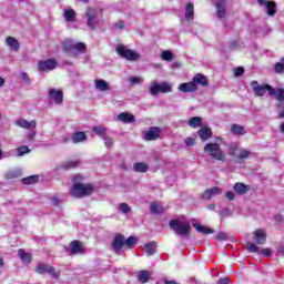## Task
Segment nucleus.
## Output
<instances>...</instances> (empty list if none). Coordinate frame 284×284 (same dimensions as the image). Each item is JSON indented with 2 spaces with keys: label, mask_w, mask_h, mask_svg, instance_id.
<instances>
[{
  "label": "nucleus",
  "mask_w": 284,
  "mask_h": 284,
  "mask_svg": "<svg viewBox=\"0 0 284 284\" xmlns=\"http://www.w3.org/2000/svg\"><path fill=\"white\" fill-rule=\"evenodd\" d=\"M79 181H83V176L78 174L73 178V186L70 189L71 196H74V199L90 196L94 192V185Z\"/></svg>",
  "instance_id": "1"
},
{
  "label": "nucleus",
  "mask_w": 284,
  "mask_h": 284,
  "mask_svg": "<svg viewBox=\"0 0 284 284\" xmlns=\"http://www.w3.org/2000/svg\"><path fill=\"white\" fill-rule=\"evenodd\" d=\"M204 153L207 154L211 159H214L215 161H221L224 163V161H227V155L225 154V151L221 148V144L216 142H210L204 145Z\"/></svg>",
  "instance_id": "2"
},
{
  "label": "nucleus",
  "mask_w": 284,
  "mask_h": 284,
  "mask_svg": "<svg viewBox=\"0 0 284 284\" xmlns=\"http://www.w3.org/2000/svg\"><path fill=\"white\" fill-rule=\"evenodd\" d=\"M169 225L178 236H187V234H190V230H192L190 222L185 220V217L171 220Z\"/></svg>",
  "instance_id": "3"
},
{
  "label": "nucleus",
  "mask_w": 284,
  "mask_h": 284,
  "mask_svg": "<svg viewBox=\"0 0 284 284\" xmlns=\"http://www.w3.org/2000/svg\"><path fill=\"white\" fill-rule=\"evenodd\" d=\"M63 50L69 57H78L79 54H85L88 47L83 42H74L72 40H65L63 43Z\"/></svg>",
  "instance_id": "4"
},
{
  "label": "nucleus",
  "mask_w": 284,
  "mask_h": 284,
  "mask_svg": "<svg viewBox=\"0 0 284 284\" xmlns=\"http://www.w3.org/2000/svg\"><path fill=\"white\" fill-rule=\"evenodd\" d=\"M229 154L230 156H234L236 163H239V161H245L246 159H250L252 156V151L241 148L239 142H233L229 146Z\"/></svg>",
  "instance_id": "5"
},
{
  "label": "nucleus",
  "mask_w": 284,
  "mask_h": 284,
  "mask_svg": "<svg viewBox=\"0 0 284 284\" xmlns=\"http://www.w3.org/2000/svg\"><path fill=\"white\" fill-rule=\"evenodd\" d=\"M149 92L151 97H158L159 93L161 92L162 94H168L172 92V83L170 82H156V81H151L150 87H149Z\"/></svg>",
  "instance_id": "6"
},
{
  "label": "nucleus",
  "mask_w": 284,
  "mask_h": 284,
  "mask_svg": "<svg viewBox=\"0 0 284 284\" xmlns=\"http://www.w3.org/2000/svg\"><path fill=\"white\" fill-rule=\"evenodd\" d=\"M115 50L116 53L120 54L122 59H126V61H139V59H141V54L139 52L132 51L123 44H119Z\"/></svg>",
  "instance_id": "7"
},
{
  "label": "nucleus",
  "mask_w": 284,
  "mask_h": 284,
  "mask_svg": "<svg viewBox=\"0 0 284 284\" xmlns=\"http://www.w3.org/2000/svg\"><path fill=\"white\" fill-rule=\"evenodd\" d=\"M251 87L256 97H265V92H268L270 97L271 94H274V88L270 84L261 85L257 81H252Z\"/></svg>",
  "instance_id": "8"
},
{
  "label": "nucleus",
  "mask_w": 284,
  "mask_h": 284,
  "mask_svg": "<svg viewBox=\"0 0 284 284\" xmlns=\"http://www.w3.org/2000/svg\"><path fill=\"white\" fill-rule=\"evenodd\" d=\"M37 274H50L52 278H59V272L54 271V267H52L50 264L44 263H38L36 267Z\"/></svg>",
  "instance_id": "9"
},
{
  "label": "nucleus",
  "mask_w": 284,
  "mask_h": 284,
  "mask_svg": "<svg viewBox=\"0 0 284 284\" xmlns=\"http://www.w3.org/2000/svg\"><path fill=\"white\" fill-rule=\"evenodd\" d=\"M58 65L57 60L54 59H47V60H41L38 62V70L40 72H52Z\"/></svg>",
  "instance_id": "10"
},
{
  "label": "nucleus",
  "mask_w": 284,
  "mask_h": 284,
  "mask_svg": "<svg viewBox=\"0 0 284 284\" xmlns=\"http://www.w3.org/2000/svg\"><path fill=\"white\" fill-rule=\"evenodd\" d=\"M214 6L217 19H225L227 17V0H214Z\"/></svg>",
  "instance_id": "11"
},
{
  "label": "nucleus",
  "mask_w": 284,
  "mask_h": 284,
  "mask_svg": "<svg viewBox=\"0 0 284 284\" xmlns=\"http://www.w3.org/2000/svg\"><path fill=\"white\" fill-rule=\"evenodd\" d=\"M99 14V11L97 9L88 8L85 12L87 21H88V27L89 28H97V23H99V20L97 19Z\"/></svg>",
  "instance_id": "12"
},
{
  "label": "nucleus",
  "mask_w": 284,
  "mask_h": 284,
  "mask_svg": "<svg viewBox=\"0 0 284 284\" xmlns=\"http://www.w3.org/2000/svg\"><path fill=\"white\" fill-rule=\"evenodd\" d=\"M257 2L266 11L268 17L276 14V2L270 0H257Z\"/></svg>",
  "instance_id": "13"
},
{
  "label": "nucleus",
  "mask_w": 284,
  "mask_h": 284,
  "mask_svg": "<svg viewBox=\"0 0 284 284\" xmlns=\"http://www.w3.org/2000/svg\"><path fill=\"white\" fill-rule=\"evenodd\" d=\"M143 136L145 141H156L161 136V128L151 126Z\"/></svg>",
  "instance_id": "14"
},
{
  "label": "nucleus",
  "mask_w": 284,
  "mask_h": 284,
  "mask_svg": "<svg viewBox=\"0 0 284 284\" xmlns=\"http://www.w3.org/2000/svg\"><path fill=\"white\" fill-rule=\"evenodd\" d=\"M49 99L50 101H53V103L61 105V103H63V91L57 90V89H50Z\"/></svg>",
  "instance_id": "15"
},
{
  "label": "nucleus",
  "mask_w": 284,
  "mask_h": 284,
  "mask_svg": "<svg viewBox=\"0 0 284 284\" xmlns=\"http://www.w3.org/2000/svg\"><path fill=\"white\" fill-rule=\"evenodd\" d=\"M253 239L257 245H265L267 243V233L263 229H257L254 231Z\"/></svg>",
  "instance_id": "16"
},
{
  "label": "nucleus",
  "mask_w": 284,
  "mask_h": 284,
  "mask_svg": "<svg viewBox=\"0 0 284 284\" xmlns=\"http://www.w3.org/2000/svg\"><path fill=\"white\" fill-rule=\"evenodd\" d=\"M94 88L98 90V92H110V90H112L110 83L103 79H95Z\"/></svg>",
  "instance_id": "17"
},
{
  "label": "nucleus",
  "mask_w": 284,
  "mask_h": 284,
  "mask_svg": "<svg viewBox=\"0 0 284 284\" xmlns=\"http://www.w3.org/2000/svg\"><path fill=\"white\" fill-rule=\"evenodd\" d=\"M16 125H18V128H22L23 130H34L37 128V121L36 120L28 121L26 119H19L16 121Z\"/></svg>",
  "instance_id": "18"
},
{
  "label": "nucleus",
  "mask_w": 284,
  "mask_h": 284,
  "mask_svg": "<svg viewBox=\"0 0 284 284\" xmlns=\"http://www.w3.org/2000/svg\"><path fill=\"white\" fill-rule=\"evenodd\" d=\"M6 45L9 48V50H11V52H19L21 48L19 40H17L14 37H7Z\"/></svg>",
  "instance_id": "19"
},
{
  "label": "nucleus",
  "mask_w": 284,
  "mask_h": 284,
  "mask_svg": "<svg viewBox=\"0 0 284 284\" xmlns=\"http://www.w3.org/2000/svg\"><path fill=\"white\" fill-rule=\"evenodd\" d=\"M21 174H23V172L21 171V168L9 169L4 173V179H7V181H14V179H19Z\"/></svg>",
  "instance_id": "20"
},
{
  "label": "nucleus",
  "mask_w": 284,
  "mask_h": 284,
  "mask_svg": "<svg viewBox=\"0 0 284 284\" xmlns=\"http://www.w3.org/2000/svg\"><path fill=\"white\" fill-rule=\"evenodd\" d=\"M112 245L114 252H121V250H123V245H125V236L122 234H116Z\"/></svg>",
  "instance_id": "21"
},
{
  "label": "nucleus",
  "mask_w": 284,
  "mask_h": 284,
  "mask_svg": "<svg viewBox=\"0 0 284 284\" xmlns=\"http://www.w3.org/2000/svg\"><path fill=\"white\" fill-rule=\"evenodd\" d=\"M230 132L233 136H244V134H247L245 126L241 124H231Z\"/></svg>",
  "instance_id": "22"
},
{
  "label": "nucleus",
  "mask_w": 284,
  "mask_h": 284,
  "mask_svg": "<svg viewBox=\"0 0 284 284\" xmlns=\"http://www.w3.org/2000/svg\"><path fill=\"white\" fill-rule=\"evenodd\" d=\"M223 190H221V187L217 186H213L209 190H206L203 193V199H205L206 201H210V199H212V196H219V194H222Z\"/></svg>",
  "instance_id": "23"
},
{
  "label": "nucleus",
  "mask_w": 284,
  "mask_h": 284,
  "mask_svg": "<svg viewBox=\"0 0 284 284\" xmlns=\"http://www.w3.org/2000/svg\"><path fill=\"white\" fill-rule=\"evenodd\" d=\"M83 244L79 241H73L70 243V254L77 255V254H83Z\"/></svg>",
  "instance_id": "24"
},
{
  "label": "nucleus",
  "mask_w": 284,
  "mask_h": 284,
  "mask_svg": "<svg viewBox=\"0 0 284 284\" xmlns=\"http://www.w3.org/2000/svg\"><path fill=\"white\" fill-rule=\"evenodd\" d=\"M63 17L68 23H74V21H77V12L74 11V9H64Z\"/></svg>",
  "instance_id": "25"
},
{
  "label": "nucleus",
  "mask_w": 284,
  "mask_h": 284,
  "mask_svg": "<svg viewBox=\"0 0 284 284\" xmlns=\"http://www.w3.org/2000/svg\"><path fill=\"white\" fill-rule=\"evenodd\" d=\"M118 121H121L122 123H134L136 118H134L132 113L122 112L118 115Z\"/></svg>",
  "instance_id": "26"
},
{
  "label": "nucleus",
  "mask_w": 284,
  "mask_h": 284,
  "mask_svg": "<svg viewBox=\"0 0 284 284\" xmlns=\"http://www.w3.org/2000/svg\"><path fill=\"white\" fill-rule=\"evenodd\" d=\"M197 134L202 141H207L209 139H212V129L207 126H202L197 131Z\"/></svg>",
  "instance_id": "27"
},
{
  "label": "nucleus",
  "mask_w": 284,
  "mask_h": 284,
  "mask_svg": "<svg viewBox=\"0 0 284 284\" xmlns=\"http://www.w3.org/2000/svg\"><path fill=\"white\" fill-rule=\"evenodd\" d=\"M178 90H180V92H196V84H194V82L181 83Z\"/></svg>",
  "instance_id": "28"
},
{
  "label": "nucleus",
  "mask_w": 284,
  "mask_h": 284,
  "mask_svg": "<svg viewBox=\"0 0 284 284\" xmlns=\"http://www.w3.org/2000/svg\"><path fill=\"white\" fill-rule=\"evenodd\" d=\"M88 140V135L83 131H78L73 133L71 141L72 143H83V141Z\"/></svg>",
  "instance_id": "29"
},
{
  "label": "nucleus",
  "mask_w": 284,
  "mask_h": 284,
  "mask_svg": "<svg viewBox=\"0 0 284 284\" xmlns=\"http://www.w3.org/2000/svg\"><path fill=\"white\" fill-rule=\"evenodd\" d=\"M143 250L148 256H154V254H156V242H149L144 244Z\"/></svg>",
  "instance_id": "30"
},
{
  "label": "nucleus",
  "mask_w": 284,
  "mask_h": 284,
  "mask_svg": "<svg viewBox=\"0 0 284 284\" xmlns=\"http://www.w3.org/2000/svg\"><path fill=\"white\" fill-rule=\"evenodd\" d=\"M18 256L22 261V263H24L27 265L32 262V254L28 253V252H26L23 250H19L18 251Z\"/></svg>",
  "instance_id": "31"
},
{
  "label": "nucleus",
  "mask_w": 284,
  "mask_h": 284,
  "mask_svg": "<svg viewBox=\"0 0 284 284\" xmlns=\"http://www.w3.org/2000/svg\"><path fill=\"white\" fill-rule=\"evenodd\" d=\"M192 82L194 83V85H207V78H205V75L197 73L193 77Z\"/></svg>",
  "instance_id": "32"
},
{
  "label": "nucleus",
  "mask_w": 284,
  "mask_h": 284,
  "mask_svg": "<svg viewBox=\"0 0 284 284\" xmlns=\"http://www.w3.org/2000/svg\"><path fill=\"white\" fill-rule=\"evenodd\" d=\"M233 190L236 192V194H247L250 192V187L241 182H237L234 184Z\"/></svg>",
  "instance_id": "33"
},
{
  "label": "nucleus",
  "mask_w": 284,
  "mask_h": 284,
  "mask_svg": "<svg viewBox=\"0 0 284 284\" xmlns=\"http://www.w3.org/2000/svg\"><path fill=\"white\" fill-rule=\"evenodd\" d=\"M150 211L152 214H163L165 212V207L156 202H153L150 204Z\"/></svg>",
  "instance_id": "34"
},
{
  "label": "nucleus",
  "mask_w": 284,
  "mask_h": 284,
  "mask_svg": "<svg viewBox=\"0 0 284 284\" xmlns=\"http://www.w3.org/2000/svg\"><path fill=\"white\" fill-rule=\"evenodd\" d=\"M185 19L189 22L194 20V4H192V3L186 4Z\"/></svg>",
  "instance_id": "35"
},
{
  "label": "nucleus",
  "mask_w": 284,
  "mask_h": 284,
  "mask_svg": "<svg viewBox=\"0 0 284 284\" xmlns=\"http://www.w3.org/2000/svg\"><path fill=\"white\" fill-rule=\"evenodd\" d=\"M193 227L196 230V232H200V234H214V230L207 226H202L197 223H194Z\"/></svg>",
  "instance_id": "36"
},
{
  "label": "nucleus",
  "mask_w": 284,
  "mask_h": 284,
  "mask_svg": "<svg viewBox=\"0 0 284 284\" xmlns=\"http://www.w3.org/2000/svg\"><path fill=\"white\" fill-rule=\"evenodd\" d=\"M271 97H275L280 103H284V89H273V94H271Z\"/></svg>",
  "instance_id": "37"
},
{
  "label": "nucleus",
  "mask_w": 284,
  "mask_h": 284,
  "mask_svg": "<svg viewBox=\"0 0 284 284\" xmlns=\"http://www.w3.org/2000/svg\"><path fill=\"white\" fill-rule=\"evenodd\" d=\"M138 281H140V283H148L150 281V272L149 271H140L138 273Z\"/></svg>",
  "instance_id": "38"
},
{
  "label": "nucleus",
  "mask_w": 284,
  "mask_h": 284,
  "mask_svg": "<svg viewBox=\"0 0 284 284\" xmlns=\"http://www.w3.org/2000/svg\"><path fill=\"white\" fill-rule=\"evenodd\" d=\"M39 182V175H31L22 179L23 185H34V183Z\"/></svg>",
  "instance_id": "39"
},
{
  "label": "nucleus",
  "mask_w": 284,
  "mask_h": 284,
  "mask_svg": "<svg viewBox=\"0 0 284 284\" xmlns=\"http://www.w3.org/2000/svg\"><path fill=\"white\" fill-rule=\"evenodd\" d=\"M93 132L94 134H97L98 136H105L106 132H108V128L103 126V125H98V126H93Z\"/></svg>",
  "instance_id": "40"
},
{
  "label": "nucleus",
  "mask_w": 284,
  "mask_h": 284,
  "mask_svg": "<svg viewBox=\"0 0 284 284\" xmlns=\"http://www.w3.org/2000/svg\"><path fill=\"white\" fill-rule=\"evenodd\" d=\"M148 164H145V162H139V163H135L133 165V170L134 172H140V173H145V171L148 170Z\"/></svg>",
  "instance_id": "41"
},
{
  "label": "nucleus",
  "mask_w": 284,
  "mask_h": 284,
  "mask_svg": "<svg viewBox=\"0 0 284 284\" xmlns=\"http://www.w3.org/2000/svg\"><path fill=\"white\" fill-rule=\"evenodd\" d=\"M203 120L200 116H194L189 121L190 128H201Z\"/></svg>",
  "instance_id": "42"
},
{
  "label": "nucleus",
  "mask_w": 284,
  "mask_h": 284,
  "mask_svg": "<svg viewBox=\"0 0 284 284\" xmlns=\"http://www.w3.org/2000/svg\"><path fill=\"white\" fill-rule=\"evenodd\" d=\"M118 212H121L122 214H130V212H132V207H130L128 203H121L118 205Z\"/></svg>",
  "instance_id": "43"
},
{
  "label": "nucleus",
  "mask_w": 284,
  "mask_h": 284,
  "mask_svg": "<svg viewBox=\"0 0 284 284\" xmlns=\"http://www.w3.org/2000/svg\"><path fill=\"white\" fill-rule=\"evenodd\" d=\"M161 59L163 61H173L174 60V53L170 50H165L161 53Z\"/></svg>",
  "instance_id": "44"
},
{
  "label": "nucleus",
  "mask_w": 284,
  "mask_h": 284,
  "mask_svg": "<svg viewBox=\"0 0 284 284\" xmlns=\"http://www.w3.org/2000/svg\"><path fill=\"white\" fill-rule=\"evenodd\" d=\"M17 156H26V154H30V149L28 145H22L16 150Z\"/></svg>",
  "instance_id": "45"
},
{
  "label": "nucleus",
  "mask_w": 284,
  "mask_h": 284,
  "mask_svg": "<svg viewBox=\"0 0 284 284\" xmlns=\"http://www.w3.org/2000/svg\"><path fill=\"white\" fill-rule=\"evenodd\" d=\"M136 245V237L130 236L129 239L124 240V246L128 247V250H132Z\"/></svg>",
  "instance_id": "46"
},
{
  "label": "nucleus",
  "mask_w": 284,
  "mask_h": 284,
  "mask_svg": "<svg viewBox=\"0 0 284 284\" xmlns=\"http://www.w3.org/2000/svg\"><path fill=\"white\" fill-rule=\"evenodd\" d=\"M274 70L276 72V74H283V71H284V58H282L280 60V62H277L275 64Z\"/></svg>",
  "instance_id": "47"
},
{
  "label": "nucleus",
  "mask_w": 284,
  "mask_h": 284,
  "mask_svg": "<svg viewBox=\"0 0 284 284\" xmlns=\"http://www.w3.org/2000/svg\"><path fill=\"white\" fill-rule=\"evenodd\" d=\"M78 165H81V161L80 160H73V161H69V162H64L62 164L63 168L70 169V168H78Z\"/></svg>",
  "instance_id": "48"
},
{
  "label": "nucleus",
  "mask_w": 284,
  "mask_h": 284,
  "mask_svg": "<svg viewBox=\"0 0 284 284\" xmlns=\"http://www.w3.org/2000/svg\"><path fill=\"white\" fill-rule=\"evenodd\" d=\"M105 148H112L114 145V139L110 135L102 136Z\"/></svg>",
  "instance_id": "49"
},
{
  "label": "nucleus",
  "mask_w": 284,
  "mask_h": 284,
  "mask_svg": "<svg viewBox=\"0 0 284 284\" xmlns=\"http://www.w3.org/2000/svg\"><path fill=\"white\" fill-rule=\"evenodd\" d=\"M129 82L131 85H141L143 83V77H131L129 78Z\"/></svg>",
  "instance_id": "50"
},
{
  "label": "nucleus",
  "mask_w": 284,
  "mask_h": 284,
  "mask_svg": "<svg viewBox=\"0 0 284 284\" xmlns=\"http://www.w3.org/2000/svg\"><path fill=\"white\" fill-rule=\"evenodd\" d=\"M246 250H247V252H251V253H256V252L260 253L261 252L260 247L252 242L246 243Z\"/></svg>",
  "instance_id": "51"
},
{
  "label": "nucleus",
  "mask_w": 284,
  "mask_h": 284,
  "mask_svg": "<svg viewBox=\"0 0 284 284\" xmlns=\"http://www.w3.org/2000/svg\"><path fill=\"white\" fill-rule=\"evenodd\" d=\"M184 143L187 148H192V145L196 144V140L194 138H186L184 140Z\"/></svg>",
  "instance_id": "52"
},
{
  "label": "nucleus",
  "mask_w": 284,
  "mask_h": 284,
  "mask_svg": "<svg viewBox=\"0 0 284 284\" xmlns=\"http://www.w3.org/2000/svg\"><path fill=\"white\" fill-rule=\"evenodd\" d=\"M20 77H21L22 81H24V83H27V85H30V77H28V73L21 72Z\"/></svg>",
  "instance_id": "53"
},
{
  "label": "nucleus",
  "mask_w": 284,
  "mask_h": 284,
  "mask_svg": "<svg viewBox=\"0 0 284 284\" xmlns=\"http://www.w3.org/2000/svg\"><path fill=\"white\" fill-rule=\"evenodd\" d=\"M244 73H245V69H243L241 67L235 69V71H234L235 77H243Z\"/></svg>",
  "instance_id": "54"
},
{
  "label": "nucleus",
  "mask_w": 284,
  "mask_h": 284,
  "mask_svg": "<svg viewBox=\"0 0 284 284\" xmlns=\"http://www.w3.org/2000/svg\"><path fill=\"white\" fill-rule=\"evenodd\" d=\"M260 254H263V256H272V248H262Z\"/></svg>",
  "instance_id": "55"
},
{
  "label": "nucleus",
  "mask_w": 284,
  "mask_h": 284,
  "mask_svg": "<svg viewBox=\"0 0 284 284\" xmlns=\"http://www.w3.org/2000/svg\"><path fill=\"white\" fill-rule=\"evenodd\" d=\"M216 241H225V239H227V234L226 233H217L215 235Z\"/></svg>",
  "instance_id": "56"
},
{
  "label": "nucleus",
  "mask_w": 284,
  "mask_h": 284,
  "mask_svg": "<svg viewBox=\"0 0 284 284\" xmlns=\"http://www.w3.org/2000/svg\"><path fill=\"white\" fill-rule=\"evenodd\" d=\"M115 30H123L125 28V22L119 21L114 26Z\"/></svg>",
  "instance_id": "57"
},
{
  "label": "nucleus",
  "mask_w": 284,
  "mask_h": 284,
  "mask_svg": "<svg viewBox=\"0 0 284 284\" xmlns=\"http://www.w3.org/2000/svg\"><path fill=\"white\" fill-rule=\"evenodd\" d=\"M225 196L229 201H234V192L229 191L226 192Z\"/></svg>",
  "instance_id": "58"
},
{
  "label": "nucleus",
  "mask_w": 284,
  "mask_h": 284,
  "mask_svg": "<svg viewBox=\"0 0 284 284\" xmlns=\"http://www.w3.org/2000/svg\"><path fill=\"white\" fill-rule=\"evenodd\" d=\"M229 283H230V278H227V277L220 278V280L217 281V284H229Z\"/></svg>",
  "instance_id": "59"
},
{
  "label": "nucleus",
  "mask_w": 284,
  "mask_h": 284,
  "mask_svg": "<svg viewBox=\"0 0 284 284\" xmlns=\"http://www.w3.org/2000/svg\"><path fill=\"white\" fill-rule=\"evenodd\" d=\"M277 254H281L282 256L284 255V245L277 247Z\"/></svg>",
  "instance_id": "60"
},
{
  "label": "nucleus",
  "mask_w": 284,
  "mask_h": 284,
  "mask_svg": "<svg viewBox=\"0 0 284 284\" xmlns=\"http://www.w3.org/2000/svg\"><path fill=\"white\" fill-rule=\"evenodd\" d=\"M60 142H62V143H70V138L64 135V136L61 138Z\"/></svg>",
  "instance_id": "61"
},
{
  "label": "nucleus",
  "mask_w": 284,
  "mask_h": 284,
  "mask_svg": "<svg viewBox=\"0 0 284 284\" xmlns=\"http://www.w3.org/2000/svg\"><path fill=\"white\" fill-rule=\"evenodd\" d=\"M207 210H216V204H210V205L207 206Z\"/></svg>",
  "instance_id": "62"
},
{
  "label": "nucleus",
  "mask_w": 284,
  "mask_h": 284,
  "mask_svg": "<svg viewBox=\"0 0 284 284\" xmlns=\"http://www.w3.org/2000/svg\"><path fill=\"white\" fill-rule=\"evenodd\" d=\"M278 116H280V119H284V109L278 112Z\"/></svg>",
  "instance_id": "63"
},
{
  "label": "nucleus",
  "mask_w": 284,
  "mask_h": 284,
  "mask_svg": "<svg viewBox=\"0 0 284 284\" xmlns=\"http://www.w3.org/2000/svg\"><path fill=\"white\" fill-rule=\"evenodd\" d=\"M164 284H178V283L174 281H165Z\"/></svg>",
  "instance_id": "64"
}]
</instances>
